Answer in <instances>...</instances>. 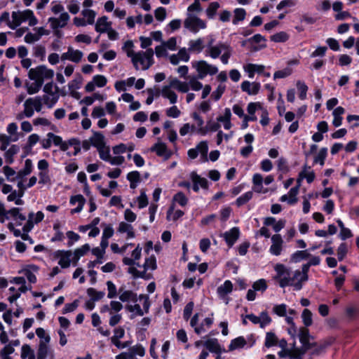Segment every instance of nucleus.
<instances>
[{
  "mask_svg": "<svg viewBox=\"0 0 359 359\" xmlns=\"http://www.w3.org/2000/svg\"><path fill=\"white\" fill-rule=\"evenodd\" d=\"M154 50L152 48H147L145 51L136 53L131 58L134 67L138 70L149 69L154 63Z\"/></svg>",
  "mask_w": 359,
  "mask_h": 359,
  "instance_id": "1",
  "label": "nucleus"
},
{
  "mask_svg": "<svg viewBox=\"0 0 359 359\" xmlns=\"http://www.w3.org/2000/svg\"><path fill=\"white\" fill-rule=\"evenodd\" d=\"M143 270H138L134 266L129 267L128 273H130L134 278H141L146 280L151 278L152 275L149 271H154L156 269V257L152 255L146 258L144 264L142 265Z\"/></svg>",
  "mask_w": 359,
  "mask_h": 359,
  "instance_id": "2",
  "label": "nucleus"
},
{
  "mask_svg": "<svg viewBox=\"0 0 359 359\" xmlns=\"http://www.w3.org/2000/svg\"><path fill=\"white\" fill-rule=\"evenodd\" d=\"M11 18L15 20V29L23 22H27L31 27L38 23V20L34 12L30 9L13 11Z\"/></svg>",
  "mask_w": 359,
  "mask_h": 359,
  "instance_id": "3",
  "label": "nucleus"
},
{
  "mask_svg": "<svg viewBox=\"0 0 359 359\" xmlns=\"http://www.w3.org/2000/svg\"><path fill=\"white\" fill-rule=\"evenodd\" d=\"M308 280V274H306V267L302 268L301 270H296L292 274H290L286 282L283 283L284 287L286 286H292L295 290H300L302 288L303 283Z\"/></svg>",
  "mask_w": 359,
  "mask_h": 359,
  "instance_id": "4",
  "label": "nucleus"
},
{
  "mask_svg": "<svg viewBox=\"0 0 359 359\" xmlns=\"http://www.w3.org/2000/svg\"><path fill=\"white\" fill-rule=\"evenodd\" d=\"M191 66L196 69L199 79H204L207 75H215L218 72L217 67L203 60L192 62Z\"/></svg>",
  "mask_w": 359,
  "mask_h": 359,
  "instance_id": "5",
  "label": "nucleus"
},
{
  "mask_svg": "<svg viewBox=\"0 0 359 359\" xmlns=\"http://www.w3.org/2000/svg\"><path fill=\"white\" fill-rule=\"evenodd\" d=\"M45 95L41 100L48 107H53L59 99V88L53 82L47 83L43 87Z\"/></svg>",
  "mask_w": 359,
  "mask_h": 359,
  "instance_id": "6",
  "label": "nucleus"
},
{
  "mask_svg": "<svg viewBox=\"0 0 359 359\" xmlns=\"http://www.w3.org/2000/svg\"><path fill=\"white\" fill-rule=\"evenodd\" d=\"M201 314L197 313L194 315L190 321V325L194 328L197 334H201L207 331L214 322L213 313L206 317L202 322H199Z\"/></svg>",
  "mask_w": 359,
  "mask_h": 359,
  "instance_id": "7",
  "label": "nucleus"
},
{
  "mask_svg": "<svg viewBox=\"0 0 359 359\" xmlns=\"http://www.w3.org/2000/svg\"><path fill=\"white\" fill-rule=\"evenodd\" d=\"M29 78L32 81H37L43 83L44 80L50 79L54 76V72L47 68L46 66L40 65L35 68H32L28 72Z\"/></svg>",
  "mask_w": 359,
  "mask_h": 359,
  "instance_id": "8",
  "label": "nucleus"
},
{
  "mask_svg": "<svg viewBox=\"0 0 359 359\" xmlns=\"http://www.w3.org/2000/svg\"><path fill=\"white\" fill-rule=\"evenodd\" d=\"M184 27L194 34L207 27L206 22L201 20L197 15L187 14L184 21Z\"/></svg>",
  "mask_w": 359,
  "mask_h": 359,
  "instance_id": "9",
  "label": "nucleus"
},
{
  "mask_svg": "<svg viewBox=\"0 0 359 359\" xmlns=\"http://www.w3.org/2000/svg\"><path fill=\"white\" fill-rule=\"evenodd\" d=\"M138 298L140 301H143V309H141L138 304L126 305V309L134 316H142L144 313L149 312L150 307L149 297L147 294H140Z\"/></svg>",
  "mask_w": 359,
  "mask_h": 359,
  "instance_id": "10",
  "label": "nucleus"
},
{
  "mask_svg": "<svg viewBox=\"0 0 359 359\" xmlns=\"http://www.w3.org/2000/svg\"><path fill=\"white\" fill-rule=\"evenodd\" d=\"M41 97H30L24 102V114L25 117L30 118L34 115V110L39 112L42 109Z\"/></svg>",
  "mask_w": 359,
  "mask_h": 359,
  "instance_id": "11",
  "label": "nucleus"
},
{
  "mask_svg": "<svg viewBox=\"0 0 359 359\" xmlns=\"http://www.w3.org/2000/svg\"><path fill=\"white\" fill-rule=\"evenodd\" d=\"M297 337H299L303 349L309 350L312 348L313 344L311 341L313 339V337L310 334L309 330L307 327H299Z\"/></svg>",
  "mask_w": 359,
  "mask_h": 359,
  "instance_id": "12",
  "label": "nucleus"
},
{
  "mask_svg": "<svg viewBox=\"0 0 359 359\" xmlns=\"http://www.w3.org/2000/svg\"><path fill=\"white\" fill-rule=\"evenodd\" d=\"M83 57V53L82 51L69 46L67 50L61 55L60 59L62 61L69 60L74 63H79L82 60Z\"/></svg>",
  "mask_w": 359,
  "mask_h": 359,
  "instance_id": "13",
  "label": "nucleus"
},
{
  "mask_svg": "<svg viewBox=\"0 0 359 359\" xmlns=\"http://www.w3.org/2000/svg\"><path fill=\"white\" fill-rule=\"evenodd\" d=\"M273 269L276 273L273 278L278 282L280 287H284L283 283L286 282L290 273L289 269L283 264H275Z\"/></svg>",
  "mask_w": 359,
  "mask_h": 359,
  "instance_id": "14",
  "label": "nucleus"
},
{
  "mask_svg": "<svg viewBox=\"0 0 359 359\" xmlns=\"http://www.w3.org/2000/svg\"><path fill=\"white\" fill-rule=\"evenodd\" d=\"M271 245L269 248V252L274 256L281 255L283 250V240L278 233L274 234L271 237Z\"/></svg>",
  "mask_w": 359,
  "mask_h": 359,
  "instance_id": "15",
  "label": "nucleus"
},
{
  "mask_svg": "<svg viewBox=\"0 0 359 359\" xmlns=\"http://www.w3.org/2000/svg\"><path fill=\"white\" fill-rule=\"evenodd\" d=\"M70 16L67 13H62L58 18H50L48 22L53 29L65 27L69 21Z\"/></svg>",
  "mask_w": 359,
  "mask_h": 359,
  "instance_id": "16",
  "label": "nucleus"
},
{
  "mask_svg": "<svg viewBox=\"0 0 359 359\" xmlns=\"http://www.w3.org/2000/svg\"><path fill=\"white\" fill-rule=\"evenodd\" d=\"M245 318H248L254 324H259L261 328H264L271 322V318L266 312H262L259 316L248 314L245 316Z\"/></svg>",
  "mask_w": 359,
  "mask_h": 359,
  "instance_id": "17",
  "label": "nucleus"
},
{
  "mask_svg": "<svg viewBox=\"0 0 359 359\" xmlns=\"http://www.w3.org/2000/svg\"><path fill=\"white\" fill-rule=\"evenodd\" d=\"M55 255L59 259L58 264L62 268H68L70 266L71 263L72 264L73 254L72 251L59 250L56 252Z\"/></svg>",
  "mask_w": 359,
  "mask_h": 359,
  "instance_id": "18",
  "label": "nucleus"
},
{
  "mask_svg": "<svg viewBox=\"0 0 359 359\" xmlns=\"http://www.w3.org/2000/svg\"><path fill=\"white\" fill-rule=\"evenodd\" d=\"M229 46L228 44L224 43H219L217 45L208 44L207 46V54L212 59L217 58L222 52L224 51Z\"/></svg>",
  "mask_w": 359,
  "mask_h": 359,
  "instance_id": "19",
  "label": "nucleus"
},
{
  "mask_svg": "<svg viewBox=\"0 0 359 359\" xmlns=\"http://www.w3.org/2000/svg\"><path fill=\"white\" fill-rule=\"evenodd\" d=\"M151 151L156 152V154L161 157H163L164 160H168L170 158L172 152L169 150L165 144L162 142H158L151 148Z\"/></svg>",
  "mask_w": 359,
  "mask_h": 359,
  "instance_id": "20",
  "label": "nucleus"
},
{
  "mask_svg": "<svg viewBox=\"0 0 359 359\" xmlns=\"http://www.w3.org/2000/svg\"><path fill=\"white\" fill-rule=\"evenodd\" d=\"M43 217L44 215L41 211L37 212L36 214H34V212H30L28 216V220L23 227L24 231H30L33 228L34 224L42 221Z\"/></svg>",
  "mask_w": 359,
  "mask_h": 359,
  "instance_id": "21",
  "label": "nucleus"
},
{
  "mask_svg": "<svg viewBox=\"0 0 359 359\" xmlns=\"http://www.w3.org/2000/svg\"><path fill=\"white\" fill-rule=\"evenodd\" d=\"M190 177L194 184L193 189L195 191H198L200 188L208 189V182L205 178L201 177L195 172H191Z\"/></svg>",
  "mask_w": 359,
  "mask_h": 359,
  "instance_id": "22",
  "label": "nucleus"
},
{
  "mask_svg": "<svg viewBox=\"0 0 359 359\" xmlns=\"http://www.w3.org/2000/svg\"><path fill=\"white\" fill-rule=\"evenodd\" d=\"M39 270L38 266L36 265L30 264L24 266L22 269L19 271V273L24 274L27 280L32 283H34L36 282V277L35 276V273H36Z\"/></svg>",
  "mask_w": 359,
  "mask_h": 359,
  "instance_id": "23",
  "label": "nucleus"
},
{
  "mask_svg": "<svg viewBox=\"0 0 359 359\" xmlns=\"http://www.w3.org/2000/svg\"><path fill=\"white\" fill-rule=\"evenodd\" d=\"M189 58L190 56L187 52V50L185 48H182L178 51L177 54L171 55L169 57V60L172 65H177L180 61L188 62Z\"/></svg>",
  "mask_w": 359,
  "mask_h": 359,
  "instance_id": "24",
  "label": "nucleus"
},
{
  "mask_svg": "<svg viewBox=\"0 0 359 359\" xmlns=\"http://www.w3.org/2000/svg\"><path fill=\"white\" fill-rule=\"evenodd\" d=\"M252 189L259 194H266L269 191V189L263 187V177L259 173H256L252 177Z\"/></svg>",
  "mask_w": 359,
  "mask_h": 359,
  "instance_id": "25",
  "label": "nucleus"
},
{
  "mask_svg": "<svg viewBox=\"0 0 359 359\" xmlns=\"http://www.w3.org/2000/svg\"><path fill=\"white\" fill-rule=\"evenodd\" d=\"M239 236L240 230L238 227H233L229 231H226L223 234V237L229 247L233 246V245L239 238Z\"/></svg>",
  "mask_w": 359,
  "mask_h": 359,
  "instance_id": "26",
  "label": "nucleus"
},
{
  "mask_svg": "<svg viewBox=\"0 0 359 359\" xmlns=\"http://www.w3.org/2000/svg\"><path fill=\"white\" fill-rule=\"evenodd\" d=\"M111 27V22L108 20V18L102 16L97 20L95 29L97 32L100 34L105 33Z\"/></svg>",
  "mask_w": 359,
  "mask_h": 359,
  "instance_id": "27",
  "label": "nucleus"
},
{
  "mask_svg": "<svg viewBox=\"0 0 359 359\" xmlns=\"http://www.w3.org/2000/svg\"><path fill=\"white\" fill-rule=\"evenodd\" d=\"M241 89L243 91L246 92L248 95H257L260 89V84L257 82H250L245 81L241 83Z\"/></svg>",
  "mask_w": 359,
  "mask_h": 359,
  "instance_id": "28",
  "label": "nucleus"
},
{
  "mask_svg": "<svg viewBox=\"0 0 359 359\" xmlns=\"http://www.w3.org/2000/svg\"><path fill=\"white\" fill-rule=\"evenodd\" d=\"M119 299L123 302H133L136 303L137 301V294L131 290H124L123 287L118 290Z\"/></svg>",
  "mask_w": 359,
  "mask_h": 359,
  "instance_id": "29",
  "label": "nucleus"
},
{
  "mask_svg": "<svg viewBox=\"0 0 359 359\" xmlns=\"http://www.w3.org/2000/svg\"><path fill=\"white\" fill-rule=\"evenodd\" d=\"M69 202L73 205H74L76 204L77 205L76 208L72 209L71 210V213L74 214V213L80 212L83 210V205L86 203V199L84 198V197L82 195L78 194V195L72 196Z\"/></svg>",
  "mask_w": 359,
  "mask_h": 359,
  "instance_id": "30",
  "label": "nucleus"
},
{
  "mask_svg": "<svg viewBox=\"0 0 359 359\" xmlns=\"http://www.w3.org/2000/svg\"><path fill=\"white\" fill-rule=\"evenodd\" d=\"M120 233H126V238H133L135 237V233L133 226L128 222H121L117 229Z\"/></svg>",
  "mask_w": 359,
  "mask_h": 359,
  "instance_id": "31",
  "label": "nucleus"
},
{
  "mask_svg": "<svg viewBox=\"0 0 359 359\" xmlns=\"http://www.w3.org/2000/svg\"><path fill=\"white\" fill-rule=\"evenodd\" d=\"M48 356L53 358L54 353L49 344H39L37 359H46Z\"/></svg>",
  "mask_w": 359,
  "mask_h": 359,
  "instance_id": "32",
  "label": "nucleus"
},
{
  "mask_svg": "<svg viewBox=\"0 0 359 359\" xmlns=\"http://www.w3.org/2000/svg\"><path fill=\"white\" fill-rule=\"evenodd\" d=\"M265 67L262 65H255V64H247L243 67V69L245 72L248 73V77L252 79L255 76V72L257 73H263Z\"/></svg>",
  "mask_w": 359,
  "mask_h": 359,
  "instance_id": "33",
  "label": "nucleus"
},
{
  "mask_svg": "<svg viewBox=\"0 0 359 359\" xmlns=\"http://www.w3.org/2000/svg\"><path fill=\"white\" fill-rule=\"evenodd\" d=\"M205 44L203 39L198 38L189 41V51L199 53L203 51Z\"/></svg>",
  "mask_w": 359,
  "mask_h": 359,
  "instance_id": "34",
  "label": "nucleus"
},
{
  "mask_svg": "<svg viewBox=\"0 0 359 359\" xmlns=\"http://www.w3.org/2000/svg\"><path fill=\"white\" fill-rule=\"evenodd\" d=\"M141 252L142 248H140V245H138L135 248V249L132 252L131 258L124 257L123 259V264L130 266V267L133 266L134 264H135V261L140 259V258L141 257Z\"/></svg>",
  "mask_w": 359,
  "mask_h": 359,
  "instance_id": "35",
  "label": "nucleus"
},
{
  "mask_svg": "<svg viewBox=\"0 0 359 359\" xmlns=\"http://www.w3.org/2000/svg\"><path fill=\"white\" fill-rule=\"evenodd\" d=\"M170 84L164 86L161 89V95L163 97L169 100L171 104H175L177 101V94L171 89Z\"/></svg>",
  "mask_w": 359,
  "mask_h": 359,
  "instance_id": "36",
  "label": "nucleus"
},
{
  "mask_svg": "<svg viewBox=\"0 0 359 359\" xmlns=\"http://www.w3.org/2000/svg\"><path fill=\"white\" fill-rule=\"evenodd\" d=\"M90 250V245L88 244H85L82 245L81 248L76 249L73 254L72 258V264L76 266L77 262L81 257H83Z\"/></svg>",
  "mask_w": 359,
  "mask_h": 359,
  "instance_id": "37",
  "label": "nucleus"
},
{
  "mask_svg": "<svg viewBox=\"0 0 359 359\" xmlns=\"http://www.w3.org/2000/svg\"><path fill=\"white\" fill-rule=\"evenodd\" d=\"M231 112L230 109L226 108L224 109V114L217 117V120L218 122L223 123L224 128L226 130H229L231 128Z\"/></svg>",
  "mask_w": 359,
  "mask_h": 359,
  "instance_id": "38",
  "label": "nucleus"
},
{
  "mask_svg": "<svg viewBox=\"0 0 359 359\" xmlns=\"http://www.w3.org/2000/svg\"><path fill=\"white\" fill-rule=\"evenodd\" d=\"M20 148L15 144L11 145L4 153V158L6 163L11 164L14 161V156L18 153Z\"/></svg>",
  "mask_w": 359,
  "mask_h": 359,
  "instance_id": "39",
  "label": "nucleus"
},
{
  "mask_svg": "<svg viewBox=\"0 0 359 359\" xmlns=\"http://www.w3.org/2000/svg\"><path fill=\"white\" fill-rule=\"evenodd\" d=\"M90 139L92 145L97 149L105 144L104 137L100 132H93Z\"/></svg>",
  "mask_w": 359,
  "mask_h": 359,
  "instance_id": "40",
  "label": "nucleus"
},
{
  "mask_svg": "<svg viewBox=\"0 0 359 359\" xmlns=\"http://www.w3.org/2000/svg\"><path fill=\"white\" fill-rule=\"evenodd\" d=\"M46 137H50L53 144L59 147L62 151H65L67 150L66 142H64L60 136L56 135L53 133H48Z\"/></svg>",
  "mask_w": 359,
  "mask_h": 359,
  "instance_id": "41",
  "label": "nucleus"
},
{
  "mask_svg": "<svg viewBox=\"0 0 359 359\" xmlns=\"http://www.w3.org/2000/svg\"><path fill=\"white\" fill-rule=\"evenodd\" d=\"M127 352L129 355V358L130 359H133V358H135V356H136V355H139L140 357L144 356L145 354V349L142 345L136 344V345L130 347L128 349V351H127Z\"/></svg>",
  "mask_w": 359,
  "mask_h": 359,
  "instance_id": "42",
  "label": "nucleus"
},
{
  "mask_svg": "<svg viewBox=\"0 0 359 359\" xmlns=\"http://www.w3.org/2000/svg\"><path fill=\"white\" fill-rule=\"evenodd\" d=\"M170 86H172L181 93H187L189 90V82H183L177 79L171 80Z\"/></svg>",
  "mask_w": 359,
  "mask_h": 359,
  "instance_id": "43",
  "label": "nucleus"
},
{
  "mask_svg": "<svg viewBox=\"0 0 359 359\" xmlns=\"http://www.w3.org/2000/svg\"><path fill=\"white\" fill-rule=\"evenodd\" d=\"M233 290V284L230 280H226L222 285L217 288V293L219 297H224L226 294L231 292Z\"/></svg>",
  "mask_w": 359,
  "mask_h": 359,
  "instance_id": "44",
  "label": "nucleus"
},
{
  "mask_svg": "<svg viewBox=\"0 0 359 359\" xmlns=\"http://www.w3.org/2000/svg\"><path fill=\"white\" fill-rule=\"evenodd\" d=\"M345 110L341 107H337L332 112L333 115V121L332 124L335 127H339L341 125L342 123V116L341 115L344 113Z\"/></svg>",
  "mask_w": 359,
  "mask_h": 359,
  "instance_id": "45",
  "label": "nucleus"
},
{
  "mask_svg": "<svg viewBox=\"0 0 359 359\" xmlns=\"http://www.w3.org/2000/svg\"><path fill=\"white\" fill-rule=\"evenodd\" d=\"M125 335V330L123 328L118 327L114 329V335L111 337V341L116 346H121L120 339H122Z\"/></svg>",
  "mask_w": 359,
  "mask_h": 359,
  "instance_id": "46",
  "label": "nucleus"
},
{
  "mask_svg": "<svg viewBox=\"0 0 359 359\" xmlns=\"http://www.w3.org/2000/svg\"><path fill=\"white\" fill-rule=\"evenodd\" d=\"M246 344L247 341L243 337H238L231 341L229 346V351H231L236 349L242 348L246 345Z\"/></svg>",
  "mask_w": 359,
  "mask_h": 359,
  "instance_id": "47",
  "label": "nucleus"
},
{
  "mask_svg": "<svg viewBox=\"0 0 359 359\" xmlns=\"http://www.w3.org/2000/svg\"><path fill=\"white\" fill-rule=\"evenodd\" d=\"M33 170V164L31 159H27L25 161L24 168L18 172V177L22 178L29 175Z\"/></svg>",
  "mask_w": 359,
  "mask_h": 359,
  "instance_id": "48",
  "label": "nucleus"
},
{
  "mask_svg": "<svg viewBox=\"0 0 359 359\" xmlns=\"http://www.w3.org/2000/svg\"><path fill=\"white\" fill-rule=\"evenodd\" d=\"M313 353L316 355L323 353L325 349L330 345V342L327 340L320 341L319 343L313 342Z\"/></svg>",
  "mask_w": 359,
  "mask_h": 359,
  "instance_id": "49",
  "label": "nucleus"
},
{
  "mask_svg": "<svg viewBox=\"0 0 359 359\" xmlns=\"http://www.w3.org/2000/svg\"><path fill=\"white\" fill-rule=\"evenodd\" d=\"M183 215H184V212H182L180 210H175L174 204H172L168 210L167 219L168 220L175 221L177 219L182 217Z\"/></svg>",
  "mask_w": 359,
  "mask_h": 359,
  "instance_id": "50",
  "label": "nucleus"
},
{
  "mask_svg": "<svg viewBox=\"0 0 359 359\" xmlns=\"http://www.w3.org/2000/svg\"><path fill=\"white\" fill-rule=\"evenodd\" d=\"M83 19L86 20L87 25H93L95 22L96 13L93 10L85 8L81 11Z\"/></svg>",
  "mask_w": 359,
  "mask_h": 359,
  "instance_id": "51",
  "label": "nucleus"
},
{
  "mask_svg": "<svg viewBox=\"0 0 359 359\" xmlns=\"http://www.w3.org/2000/svg\"><path fill=\"white\" fill-rule=\"evenodd\" d=\"M302 320L304 327H308L313 324V314L310 310L305 309L303 310L302 315Z\"/></svg>",
  "mask_w": 359,
  "mask_h": 359,
  "instance_id": "52",
  "label": "nucleus"
},
{
  "mask_svg": "<svg viewBox=\"0 0 359 359\" xmlns=\"http://www.w3.org/2000/svg\"><path fill=\"white\" fill-rule=\"evenodd\" d=\"M36 334L40 339L39 344H49L50 341V337L46 331L42 328L39 327L36 330Z\"/></svg>",
  "mask_w": 359,
  "mask_h": 359,
  "instance_id": "53",
  "label": "nucleus"
},
{
  "mask_svg": "<svg viewBox=\"0 0 359 359\" xmlns=\"http://www.w3.org/2000/svg\"><path fill=\"white\" fill-rule=\"evenodd\" d=\"M191 116L194 118V120L196 121V122L198 126L197 133L203 135H205L207 133V130L203 127L204 121L202 117L199 116V114H197L196 112L193 113Z\"/></svg>",
  "mask_w": 359,
  "mask_h": 359,
  "instance_id": "54",
  "label": "nucleus"
},
{
  "mask_svg": "<svg viewBox=\"0 0 359 359\" xmlns=\"http://www.w3.org/2000/svg\"><path fill=\"white\" fill-rule=\"evenodd\" d=\"M296 86L297 88V90L299 92V97L304 100L306 97V93L308 90V86L305 83V82L298 80L296 83Z\"/></svg>",
  "mask_w": 359,
  "mask_h": 359,
  "instance_id": "55",
  "label": "nucleus"
},
{
  "mask_svg": "<svg viewBox=\"0 0 359 359\" xmlns=\"http://www.w3.org/2000/svg\"><path fill=\"white\" fill-rule=\"evenodd\" d=\"M42 85V83H40L37 81H33L32 83H27L26 88L27 93L29 95H33L38 93L40 90Z\"/></svg>",
  "mask_w": 359,
  "mask_h": 359,
  "instance_id": "56",
  "label": "nucleus"
},
{
  "mask_svg": "<svg viewBox=\"0 0 359 359\" xmlns=\"http://www.w3.org/2000/svg\"><path fill=\"white\" fill-rule=\"evenodd\" d=\"M278 344V337L276 335L271 332H269L266 334L265 338V346L269 348Z\"/></svg>",
  "mask_w": 359,
  "mask_h": 359,
  "instance_id": "57",
  "label": "nucleus"
},
{
  "mask_svg": "<svg viewBox=\"0 0 359 359\" xmlns=\"http://www.w3.org/2000/svg\"><path fill=\"white\" fill-rule=\"evenodd\" d=\"M21 358L22 359H35L34 353L29 345L22 346Z\"/></svg>",
  "mask_w": 359,
  "mask_h": 359,
  "instance_id": "58",
  "label": "nucleus"
},
{
  "mask_svg": "<svg viewBox=\"0 0 359 359\" xmlns=\"http://www.w3.org/2000/svg\"><path fill=\"white\" fill-rule=\"evenodd\" d=\"M87 294L90 297V299L96 302L102 299L104 297V292L102 291H97L94 288H88L87 290Z\"/></svg>",
  "mask_w": 359,
  "mask_h": 359,
  "instance_id": "59",
  "label": "nucleus"
},
{
  "mask_svg": "<svg viewBox=\"0 0 359 359\" xmlns=\"http://www.w3.org/2000/svg\"><path fill=\"white\" fill-rule=\"evenodd\" d=\"M204 346L211 352H217L219 349V346L215 339H208L205 341Z\"/></svg>",
  "mask_w": 359,
  "mask_h": 359,
  "instance_id": "60",
  "label": "nucleus"
},
{
  "mask_svg": "<svg viewBox=\"0 0 359 359\" xmlns=\"http://www.w3.org/2000/svg\"><path fill=\"white\" fill-rule=\"evenodd\" d=\"M233 23L236 25L239 21H242L245 19L246 12L244 8H238L233 11Z\"/></svg>",
  "mask_w": 359,
  "mask_h": 359,
  "instance_id": "61",
  "label": "nucleus"
},
{
  "mask_svg": "<svg viewBox=\"0 0 359 359\" xmlns=\"http://www.w3.org/2000/svg\"><path fill=\"white\" fill-rule=\"evenodd\" d=\"M187 202L188 198L182 192H178L173 196L172 204L175 205L177 203L180 205L184 207L187 204Z\"/></svg>",
  "mask_w": 359,
  "mask_h": 359,
  "instance_id": "62",
  "label": "nucleus"
},
{
  "mask_svg": "<svg viewBox=\"0 0 359 359\" xmlns=\"http://www.w3.org/2000/svg\"><path fill=\"white\" fill-rule=\"evenodd\" d=\"M101 159L108 161L110 159V150L109 147L106 146V144L97 149Z\"/></svg>",
  "mask_w": 359,
  "mask_h": 359,
  "instance_id": "63",
  "label": "nucleus"
},
{
  "mask_svg": "<svg viewBox=\"0 0 359 359\" xmlns=\"http://www.w3.org/2000/svg\"><path fill=\"white\" fill-rule=\"evenodd\" d=\"M311 255L306 250L297 251L292 255V260L294 262H300L309 257Z\"/></svg>",
  "mask_w": 359,
  "mask_h": 359,
  "instance_id": "64",
  "label": "nucleus"
}]
</instances>
